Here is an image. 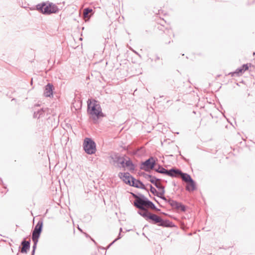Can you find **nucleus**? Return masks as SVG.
<instances>
[{"label": "nucleus", "mask_w": 255, "mask_h": 255, "mask_svg": "<svg viewBox=\"0 0 255 255\" xmlns=\"http://www.w3.org/2000/svg\"><path fill=\"white\" fill-rule=\"evenodd\" d=\"M180 176H181L182 179L183 180V181H184V182H185L186 183H188V182H189L190 181H191V180H192L191 176L187 173H184L182 172Z\"/></svg>", "instance_id": "aec40b11"}, {"label": "nucleus", "mask_w": 255, "mask_h": 255, "mask_svg": "<svg viewBox=\"0 0 255 255\" xmlns=\"http://www.w3.org/2000/svg\"><path fill=\"white\" fill-rule=\"evenodd\" d=\"M159 191H157L156 196H158V197H160L162 199L167 201L166 198L164 196V194L165 193L164 191V187H162V189H158Z\"/></svg>", "instance_id": "412c9836"}, {"label": "nucleus", "mask_w": 255, "mask_h": 255, "mask_svg": "<svg viewBox=\"0 0 255 255\" xmlns=\"http://www.w3.org/2000/svg\"><path fill=\"white\" fill-rule=\"evenodd\" d=\"M21 244L22 247L21 249V253H25L27 252V251L29 250L30 248V243L28 241H23L22 242Z\"/></svg>", "instance_id": "f3484780"}, {"label": "nucleus", "mask_w": 255, "mask_h": 255, "mask_svg": "<svg viewBox=\"0 0 255 255\" xmlns=\"http://www.w3.org/2000/svg\"><path fill=\"white\" fill-rule=\"evenodd\" d=\"M155 170L158 173L166 174L167 175H168V174H170V173H169V170H166L164 167H163L160 165H158V168H155Z\"/></svg>", "instance_id": "6ab92c4d"}, {"label": "nucleus", "mask_w": 255, "mask_h": 255, "mask_svg": "<svg viewBox=\"0 0 255 255\" xmlns=\"http://www.w3.org/2000/svg\"><path fill=\"white\" fill-rule=\"evenodd\" d=\"M83 147L85 152L89 154H92L96 151V143L91 138L87 137L85 139Z\"/></svg>", "instance_id": "39448f33"}, {"label": "nucleus", "mask_w": 255, "mask_h": 255, "mask_svg": "<svg viewBox=\"0 0 255 255\" xmlns=\"http://www.w3.org/2000/svg\"><path fill=\"white\" fill-rule=\"evenodd\" d=\"M187 185L186 187V190L191 192L193 191L196 189V185L194 180L192 179L191 181H190L188 183H187Z\"/></svg>", "instance_id": "dca6fc26"}, {"label": "nucleus", "mask_w": 255, "mask_h": 255, "mask_svg": "<svg viewBox=\"0 0 255 255\" xmlns=\"http://www.w3.org/2000/svg\"><path fill=\"white\" fill-rule=\"evenodd\" d=\"M109 162L113 165L119 167H125V158L118 153L112 154L109 156Z\"/></svg>", "instance_id": "20e7f679"}, {"label": "nucleus", "mask_w": 255, "mask_h": 255, "mask_svg": "<svg viewBox=\"0 0 255 255\" xmlns=\"http://www.w3.org/2000/svg\"><path fill=\"white\" fill-rule=\"evenodd\" d=\"M37 9L42 13L46 14L56 13L58 11V7L52 3H42L36 5Z\"/></svg>", "instance_id": "7ed1b4c3"}, {"label": "nucleus", "mask_w": 255, "mask_h": 255, "mask_svg": "<svg viewBox=\"0 0 255 255\" xmlns=\"http://www.w3.org/2000/svg\"><path fill=\"white\" fill-rule=\"evenodd\" d=\"M119 176L127 184L131 185L134 178L130 176L129 173H122L119 174Z\"/></svg>", "instance_id": "6e6552de"}, {"label": "nucleus", "mask_w": 255, "mask_h": 255, "mask_svg": "<svg viewBox=\"0 0 255 255\" xmlns=\"http://www.w3.org/2000/svg\"><path fill=\"white\" fill-rule=\"evenodd\" d=\"M53 86L50 84H48L45 88L44 95L45 97H48L53 95Z\"/></svg>", "instance_id": "ddd939ff"}, {"label": "nucleus", "mask_w": 255, "mask_h": 255, "mask_svg": "<svg viewBox=\"0 0 255 255\" xmlns=\"http://www.w3.org/2000/svg\"><path fill=\"white\" fill-rule=\"evenodd\" d=\"M144 177L151 183L153 184L158 189H162V187H163V186L159 182H158V181L160 180L159 179L156 178L152 175L148 174L145 175Z\"/></svg>", "instance_id": "0eeeda50"}, {"label": "nucleus", "mask_w": 255, "mask_h": 255, "mask_svg": "<svg viewBox=\"0 0 255 255\" xmlns=\"http://www.w3.org/2000/svg\"><path fill=\"white\" fill-rule=\"evenodd\" d=\"M122 228H121V229H120V232H122Z\"/></svg>", "instance_id": "cd10ccee"}, {"label": "nucleus", "mask_w": 255, "mask_h": 255, "mask_svg": "<svg viewBox=\"0 0 255 255\" xmlns=\"http://www.w3.org/2000/svg\"><path fill=\"white\" fill-rule=\"evenodd\" d=\"M131 185L142 189H145V185L142 183V182H140L139 180H136L134 178L132 180Z\"/></svg>", "instance_id": "4468645a"}, {"label": "nucleus", "mask_w": 255, "mask_h": 255, "mask_svg": "<svg viewBox=\"0 0 255 255\" xmlns=\"http://www.w3.org/2000/svg\"><path fill=\"white\" fill-rule=\"evenodd\" d=\"M249 66L248 64H244L242 67L238 68L236 69L235 72L233 73V75H237L240 76L242 75L246 71L248 70Z\"/></svg>", "instance_id": "9b49d317"}, {"label": "nucleus", "mask_w": 255, "mask_h": 255, "mask_svg": "<svg viewBox=\"0 0 255 255\" xmlns=\"http://www.w3.org/2000/svg\"><path fill=\"white\" fill-rule=\"evenodd\" d=\"M142 164L145 166L147 168L152 169L155 164V160L153 157H151L144 162Z\"/></svg>", "instance_id": "9d476101"}, {"label": "nucleus", "mask_w": 255, "mask_h": 255, "mask_svg": "<svg viewBox=\"0 0 255 255\" xmlns=\"http://www.w3.org/2000/svg\"><path fill=\"white\" fill-rule=\"evenodd\" d=\"M135 200L134 202V205L139 209H144L145 208L155 209L156 208L154 204L148 200L147 198H144L143 196L142 197H138L134 195Z\"/></svg>", "instance_id": "f03ea898"}, {"label": "nucleus", "mask_w": 255, "mask_h": 255, "mask_svg": "<svg viewBox=\"0 0 255 255\" xmlns=\"http://www.w3.org/2000/svg\"><path fill=\"white\" fill-rule=\"evenodd\" d=\"M169 173H170V174H168V176L171 177H178L179 175L181 176L182 172H181V170L179 169L172 168L169 170Z\"/></svg>", "instance_id": "2eb2a0df"}, {"label": "nucleus", "mask_w": 255, "mask_h": 255, "mask_svg": "<svg viewBox=\"0 0 255 255\" xmlns=\"http://www.w3.org/2000/svg\"><path fill=\"white\" fill-rule=\"evenodd\" d=\"M32 239V241L34 243V244H33V246L32 247V248H33V250H32V254H31V255H34V253H35V249L36 248V245H37V243L38 241V239Z\"/></svg>", "instance_id": "b1692460"}, {"label": "nucleus", "mask_w": 255, "mask_h": 255, "mask_svg": "<svg viewBox=\"0 0 255 255\" xmlns=\"http://www.w3.org/2000/svg\"><path fill=\"white\" fill-rule=\"evenodd\" d=\"M127 167L130 170H133L134 169V166L130 160H125V167Z\"/></svg>", "instance_id": "4be33fe9"}, {"label": "nucleus", "mask_w": 255, "mask_h": 255, "mask_svg": "<svg viewBox=\"0 0 255 255\" xmlns=\"http://www.w3.org/2000/svg\"><path fill=\"white\" fill-rule=\"evenodd\" d=\"M121 233L119 234V236H118V238L116 239H115L112 244L114 243L115 242H116V241H117L118 239H120L121 238Z\"/></svg>", "instance_id": "bb28decb"}, {"label": "nucleus", "mask_w": 255, "mask_h": 255, "mask_svg": "<svg viewBox=\"0 0 255 255\" xmlns=\"http://www.w3.org/2000/svg\"><path fill=\"white\" fill-rule=\"evenodd\" d=\"M42 226L43 222L42 221H39L32 232V239H38L42 231Z\"/></svg>", "instance_id": "423d86ee"}, {"label": "nucleus", "mask_w": 255, "mask_h": 255, "mask_svg": "<svg viewBox=\"0 0 255 255\" xmlns=\"http://www.w3.org/2000/svg\"><path fill=\"white\" fill-rule=\"evenodd\" d=\"M141 211L138 212V213L142 217L144 218L146 220L148 219V216L150 215V213L145 209H141Z\"/></svg>", "instance_id": "a211bd4d"}, {"label": "nucleus", "mask_w": 255, "mask_h": 255, "mask_svg": "<svg viewBox=\"0 0 255 255\" xmlns=\"http://www.w3.org/2000/svg\"><path fill=\"white\" fill-rule=\"evenodd\" d=\"M148 219H150L154 221V223H160V225H163L162 219L155 214H150L149 216H148Z\"/></svg>", "instance_id": "f8f14e48"}, {"label": "nucleus", "mask_w": 255, "mask_h": 255, "mask_svg": "<svg viewBox=\"0 0 255 255\" xmlns=\"http://www.w3.org/2000/svg\"><path fill=\"white\" fill-rule=\"evenodd\" d=\"M43 110L41 109L40 111H38L37 113H34V117L35 118H39L41 116H42Z\"/></svg>", "instance_id": "393cba45"}, {"label": "nucleus", "mask_w": 255, "mask_h": 255, "mask_svg": "<svg viewBox=\"0 0 255 255\" xmlns=\"http://www.w3.org/2000/svg\"><path fill=\"white\" fill-rule=\"evenodd\" d=\"M168 203L170 204V206H172V208L177 210H180L182 211H185V206H184L181 203L178 202L172 199H169L168 201Z\"/></svg>", "instance_id": "1a4fd4ad"}, {"label": "nucleus", "mask_w": 255, "mask_h": 255, "mask_svg": "<svg viewBox=\"0 0 255 255\" xmlns=\"http://www.w3.org/2000/svg\"><path fill=\"white\" fill-rule=\"evenodd\" d=\"M92 11V9L90 8H86L84 9L83 11V15L84 17L85 18H88L89 17V13L91 12Z\"/></svg>", "instance_id": "5701e85b"}, {"label": "nucleus", "mask_w": 255, "mask_h": 255, "mask_svg": "<svg viewBox=\"0 0 255 255\" xmlns=\"http://www.w3.org/2000/svg\"><path fill=\"white\" fill-rule=\"evenodd\" d=\"M88 112L93 120L104 116L100 105L95 100L88 102Z\"/></svg>", "instance_id": "f257e3e1"}, {"label": "nucleus", "mask_w": 255, "mask_h": 255, "mask_svg": "<svg viewBox=\"0 0 255 255\" xmlns=\"http://www.w3.org/2000/svg\"><path fill=\"white\" fill-rule=\"evenodd\" d=\"M150 192L153 193L154 195H156L157 191V190H156V189L154 187H152V186L151 185H150Z\"/></svg>", "instance_id": "a878e982"}]
</instances>
